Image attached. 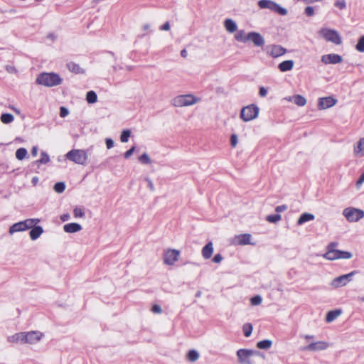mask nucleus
Returning a JSON list of instances; mask_svg holds the SVG:
<instances>
[{"mask_svg":"<svg viewBox=\"0 0 364 364\" xmlns=\"http://www.w3.org/2000/svg\"><path fill=\"white\" fill-rule=\"evenodd\" d=\"M200 102V98L193 94L180 95L173 97L171 105L176 107H189Z\"/></svg>","mask_w":364,"mask_h":364,"instance_id":"obj_1","label":"nucleus"},{"mask_svg":"<svg viewBox=\"0 0 364 364\" xmlns=\"http://www.w3.org/2000/svg\"><path fill=\"white\" fill-rule=\"evenodd\" d=\"M62 78L54 73H43L36 78V83L46 87H53L62 83Z\"/></svg>","mask_w":364,"mask_h":364,"instance_id":"obj_2","label":"nucleus"},{"mask_svg":"<svg viewBox=\"0 0 364 364\" xmlns=\"http://www.w3.org/2000/svg\"><path fill=\"white\" fill-rule=\"evenodd\" d=\"M40 223L38 218H29L18 223H14L9 228V234L13 235L18 232L26 231Z\"/></svg>","mask_w":364,"mask_h":364,"instance_id":"obj_3","label":"nucleus"},{"mask_svg":"<svg viewBox=\"0 0 364 364\" xmlns=\"http://www.w3.org/2000/svg\"><path fill=\"white\" fill-rule=\"evenodd\" d=\"M236 354L240 364H255L252 358L255 355H261L259 351L245 348L239 349Z\"/></svg>","mask_w":364,"mask_h":364,"instance_id":"obj_4","label":"nucleus"},{"mask_svg":"<svg viewBox=\"0 0 364 364\" xmlns=\"http://www.w3.org/2000/svg\"><path fill=\"white\" fill-rule=\"evenodd\" d=\"M68 160L77 164L85 165L87 161V154L83 149H72L65 154Z\"/></svg>","mask_w":364,"mask_h":364,"instance_id":"obj_5","label":"nucleus"},{"mask_svg":"<svg viewBox=\"0 0 364 364\" xmlns=\"http://www.w3.org/2000/svg\"><path fill=\"white\" fill-rule=\"evenodd\" d=\"M318 34L326 41L331 42L336 45H340L342 43L340 34L334 29L323 28L319 30Z\"/></svg>","mask_w":364,"mask_h":364,"instance_id":"obj_6","label":"nucleus"},{"mask_svg":"<svg viewBox=\"0 0 364 364\" xmlns=\"http://www.w3.org/2000/svg\"><path fill=\"white\" fill-rule=\"evenodd\" d=\"M343 215L349 223H356L364 218V211L354 207H348L343 209Z\"/></svg>","mask_w":364,"mask_h":364,"instance_id":"obj_7","label":"nucleus"},{"mask_svg":"<svg viewBox=\"0 0 364 364\" xmlns=\"http://www.w3.org/2000/svg\"><path fill=\"white\" fill-rule=\"evenodd\" d=\"M180 251L173 248L165 249L163 252L162 259L165 265L173 266L179 259Z\"/></svg>","mask_w":364,"mask_h":364,"instance_id":"obj_8","label":"nucleus"},{"mask_svg":"<svg viewBox=\"0 0 364 364\" xmlns=\"http://www.w3.org/2000/svg\"><path fill=\"white\" fill-rule=\"evenodd\" d=\"M259 109L255 105H250L244 107L240 112V118L244 122H250L258 117Z\"/></svg>","mask_w":364,"mask_h":364,"instance_id":"obj_9","label":"nucleus"},{"mask_svg":"<svg viewBox=\"0 0 364 364\" xmlns=\"http://www.w3.org/2000/svg\"><path fill=\"white\" fill-rule=\"evenodd\" d=\"M258 6L260 9H268L282 16L287 14V10L286 9L271 0H260L258 1Z\"/></svg>","mask_w":364,"mask_h":364,"instance_id":"obj_10","label":"nucleus"},{"mask_svg":"<svg viewBox=\"0 0 364 364\" xmlns=\"http://www.w3.org/2000/svg\"><path fill=\"white\" fill-rule=\"evenodd\" d=\"M323 257L330 261L338 259H350L353 257L351 252L339 250H327Z\"/></svg>","mask_w":364,"mask_h":364,"instance_id":"obj_11","label":"nucleus"},{"mask_svg":"<svg viewBox=\"0 0 364 364\" xmlns=\"http://www.w3.org/2000/svg\"><path fill=\"white\" fill-rule=\"evenodd\" d=\"M356 273V271H353L348 274L337 277L331 282L330 284L335 289L345 287L352 280L353 276Z\"/></svg>","mask_w":364,"mask_h":364,"instance_id":"obj_12","label":"nucleus"},{"mask_svg":"<svg viewBox=\"0 0 364 364\" xmlns=\"http://www.w3.org/2000/svg\"><path fill=\"white\" fill-rule=\"evenodd\" d=\"M264 50L268 56L273 58L281 57L287 52V50L285 48L277 44L268 45Z\"/></svg>","mask_w":364,"mask_h":364,"instance_id":"obj_13","label":"nucleus"},{"mask_svg":"<svg viewBox=\"0 0 364 364\" xmlns=\"http://www.w3.org/2000/svg\"><path fill=\"white\" fill-rule=\"evenodd\" d=\"M329 347V343L328 342L323 341H319L316 342H313L309 344L308 346H304L301 348L302 351H310V352H316V351H321L327 349Z\"/></svg>","mask_w":364,"mask_h":364,"instance_id":"obj_14","label":"nucleus"},{"mask_svg":"<svg viewBox=\"0 0 364 364\" xmlns=\"http://www.w3.org/2000/svg\"><path fill=\"white\" fill-rule=\"evenodd\" d=\"M43 333L38 331H32L24 332V343L25 344H36L41 340Z\"/></svg>","mask_w":364,"mask_h":364,"instance_id":"obj_15","label":"nucleus"},{"mask_svg":"<svg viewBox=\"0 0 364 364\" xmlns=\"http://www.w3.org/2000/svg\"><path fill=\"white\" fill-rule=\"evenodd\" d=\"M248 41L252 42L255 46L263 48L265 44L264 37L257 32L252 31L248 33Z\"/></svg>","mask_w":364,"mask_h":364,"instance_id":"obj_16","label":"nucleus"},{"mask_svg":"<svg viewBox=\"0 0 364 364\" xmlns=\"http://www.w3.org/2000/svg\"><path fill=\"white\" fill-rule=\"evenodd\" d=\"M337 100L333 97H321L318 99V107L319 109H326L334 106Z\"/></svg>","mask_w":364,"mask_h":364,"instance_id":"obj_17","label":"nucleus"},{"mask_svg":"<svg viewBox=\"0 0 364 364\" xmlns=\"http://www.w3.org/2000/svg\"><path fill=\"white\" fill-rule=\"evenodd\" d=\"M321 60L324 64H338L343 61V58L338 54L331 53L322 55Z\"/></svg>","mask_w":364,"mask_h":364,"instance_id":"obj_18","label":"nucleus"},{"mask_svg":"<svg viewBox=\"0 0 364 364\" xmlns=\"http://www.w3.org/2000/svg\"><path fill=\"white\" fill-rule=\"evenodd\" d=\"M251 238L252 236L249 233L238 235L232 239V243L237 245H252Z\"/></svg>","mask_w":364,"mask_h":364,"instance_id":"obj_19","label":"nucleus"},{"mask_svg":"<svg viewBox=\"0 0 364 364\" xmlns=\"http://www.w3.org/2000/svg\"><path fill=\"white\" fill-rule=\"evenodd\" d=\"M7 341L11 343H24V332L17 333L7 337Z\"/></svg>","mask_w":364,"mask_h":364,"instance_id":"obj_20","label":"nucleus"},{"mask_svg":"<svg viewBox=\"0 0 364 364\" xmlns=\"http://www.w3.org/2000/svg\"><path fill=\"white\" fill-rule=\"evenodd\" d=\"M213 244L212 242L207 243L202 249L201 254L205 259H208L212 257L213 253Z\"/></svg>","mask_w":364,"mask_h":364,"instance_id":"obj_21","label":"nucleus"},{"mask_svg":"<svg viewBox=\"0 0 364 364\" xmlns=\"http://www.w3.org/2000/svg\"><path fill=\"white\" fill-rule=\"evenodd\" d=\"M82 228L80 224L75 223H68L63 226V230L68 233L77 232L80 231Z\"/></svg>","mask_w":364,"mask_h":364,"instance_id":"obj_22","label":"nucleus"},{"mask_svg":"<svg viewBox=\"0 0 364 364\" xmlns=\"http://www.w3.org/2000/svg\"><path fill=\"white\" fill-rule=\"evenodd\" d=\"M353 154L356 157L364 156V137L360 139L358 144L354 146Z\"/></svg>","mask_w":364,"mask_h":364,"instance_id":"obj_23","label":"nucleus"},{"mask_svg":"<svg viewBox=\"0 0 364 364\" xmlns=\"http://www.w3.org/2000/svg\"><path fill=\"white\" fill-rule=\"evenodd\" d=\"M294 63L292 60L282 61L278 65V68L281 72L290 71L294 68Z\"/></svg>","mask_w":364,"mask_h":364,"instance_id":"obj_24","label":"nucleus"},{"mask_svg":"<svg viewBox=\"0 0 364 364\" xmlns=\"http://www.w3.org/2000/svg\"><path fill=\"white\" fill-rule=\"evenodd\" d=\"M31 231L29 232L30 237L32 240H37L43 232V229L41 226L34 225L31 228Z\"/></svg>","mask_w":364,"mask_h":364,"instance_id":"obj_25","label":"nucleus"},{"mask_svg":"<svg viewBox=\"0 0 364 364\" xmlns=\"http://www.w3.org/2000/svg\"><path fill=\"white\" fill-rule=\"evenodd\" d=\"M224 26L226 31L230 33L236 32L237 30V23L231 18H227L225 20Z\"/></svg>","mask_w":364,"mask_h":364,"instance_id":"obj_26","label":"nucleus"},{"mask_svg":"<svg viewBox=\"0 0 364 364\" xmlns=\"http://www.w3.org/2000/svg\"><path fill=\"white\" fill-rule=\"evenodd\" d=\"M342 313L341 309H336L333 311H330L327 313L326 316V321L327 323H331L337 317H338Z\"/></svg>","mask_w":364,"mask_h":364,"instance_id":"obj_27","label":"nucleus"},{"mask_svg":"<svg viewBox=\"0 0 364 364\" xmlns=\"http://www.w3.org/2000/svg\"><path fill=\"white\" fill-rule=\"evenodd\" d=\"M248 33H246L244 30H237L236 33L235 34V39L241 43H247L248 41Z\"/></svg>","mask_w":364,"mask_h":364,"instance_id":"obj_28","label":"nucleus"},{"mask_svg":"<svg viewBox=\"0 0 364 364\" xmlns=\"http://www.w3.org/2000/svg\"><path fill=\"white\" fill-rule=\"evenodd\" d=\"M67 67L70 71L72 73L79 74L83 73L84 70L77 63L73 62H70L67 64Z\"/></svg>","mask_w":364,"mask_h":364,"instance_id":"obj_29","label":"nucleus"},{"mask_svg":"<svg viewBox=\"0 0 364 364\" xmlns=\"http://www.w3.org/2000/svg\"><path fill=\"white\" fill-rule=\"evenodd\" d=\"M315 218L314 215L311 213H304L302 214L297 221L298 225H302L306 222L313 220Z\"/></svg>","mask_w":364,"mask_h":364,"instance_id":"obj_30","label":"nucleus"},{"mask_svg":"<svg viewBox=\"0 0 364 364\" xmlns=\"http://www.w3.org/2000/svg\"><path fill=\"white\" fill-rule=\"evenodd\" d=\"M0 119L3 124H7L11 123L14 120V117L11 114L4 113L1 115Z\"/></svg>","mask_w":364,"mask_h":364,"instance_id":"obj_31","label":"nucleus"},{"mask_svg":"<svg viewBox=\"0 0 364 364\" xmlns=\"http://www.w3.org/2000/svg\"><path fill=\"white\" fill-rule=\"evenodd\" d=\"M294 102L299 107H303L306 104V100L301 95H294Z\"/></svg>","mask_w":364,"mask_h":364,"instance_id":"obj_32","label":"nucleus"},{"mask_svg":"<svg viewBox=\"0 0 364 364\" xmlns=\"http://www.w3.org/2000/svg\"><path fill=\"white\" fill-rule=\"evenodd\" d=\"M86 100L89 104H94L97 101V94L94 91H89L86 95Z\"/></svg>","mask_w":364,"mask_h":364,"instance_id":"obj_33","label":"nucleus"},{"mask_svg":"<svg viewBox=\"0 0 364 364\" xmlns=\"http://www.w3.org/2000/svg\"><path fill=\"white\" fill-rule=\"evenodd\" d=\"M272 345V342L270 340H263L257 343V347L259 349H269Z\"/></svg>","mask_w":364,"mask_h":364,"instance_id":"obj_34","label":"nucleus"},{"mask_svg":"<svg viewBox=\"0 0 364 364\" xmlns=\"http://www.w3.org/2000/svg\"><path fill=\"white\" fill-rule=\"evenodd\" d=\"M28 152L25 148H19L16 151V157L18 160H23L26 156Z\"/></svg>","mask_w":364,"mask_h":364,"instance_id":"obj_35","label":"nucleus"},{"mask_svg":"<svg viewBox=\"0 0 364 364\" xmlns=\"http://www.w3.org/2000/svg\"><path fill=\"white\" fill-rule=\"evenodd\" d=\"M187 358L191 362H195L199 358V353L195 350H191L188 353Z\"/></svg>","mask_w":364,"mask_h":364,"instance_id":"obj_36","label":"nucleus"},{"mask_svg":"<svg viewBox=\"0 0 364 364\" xmlns=\"http://www.w3.org/2000/svg\"><path fill=\"white\" fill-rule=\"evenodd\" d=\"M252 329H253V327L251 323L244 324L242 326V330H243L245 336L249 337L252 332Z\"/></svg>","mask_w":364,"mask_h":364,"instance_id":"obj_37","label":"nucleus"},{"mask_svg":"<svg viewBox=\"0 0 364 364\" xmlns=\"http://www.w3.org/2000/svg\"><path fill=\"white\" fill-rule=\"evenodd\" d=\"M53 189L56 193H61L65 189V184L63 182H58L55 184Z\"/></svg>","mask_w":364,"mask_h":364,"instance_id":"obj_38","label":"nucleus"},{"mask_svg":"<svg viewBox=\"0 0 364 364\" xmlns=\"http://www.w3.org/2000/svg\"><path fill=\"white\" fill-rule=\"evenodd\" d=\"M130 135L131 132L129 129L123 130L120 136L121 141L123 143L127 142Z\"/></svg>","mask_w":364,"mask_h":364,"instance_id":"obj_39","label":"nucleus"},{"mask_svg":"<svg viewBox=\"0 0 364 364\" xmlns=\"http://www.w3.org/2000/svg\"><path fill=\"white\" fill-rule=\"evenodd\" d=\"M282 217L279 214L269 215L267 216L266 220L272 223H276L281 220Z\"/></svg>","mask_w":364,"mask_h":364,"instance_id":"obj_40","label":"nucleus"},{"mask_svg":"<svg viewBox=\"0 0 364 364\" xmlns=\"http://www.w3.org/2000/svg\"><path fill=\"white\" fill-rule=\"evenodd\" d=\"M139 161L143 164H150L151 163L149 156L146 153L139 156Z\"/></svg>","mask_w":364,"mask_h":364,"instance_id":"obj_41","label":"nucleus"},{"mask_svg":"<svg viewBox=\"0 0 364 364\" xmlns=\"http://www.w3.org/2000/svg\"><path fill=\"white\" fill-rule=\"evenodd\" d=\"M85 211L82 208H75L74 210H73V215L75 218H83L85 217Z\"/></svg>","mask_w":364,"mask_h":364,"instance_id":"obj_42","label":"nucleus"},{"mask_svg":"<svg viewBox=\"0 0 364 364\" xmlns=\"http://www.w3.org/2000/svg\"><path fill=\"white\" fill-rule=\"evenodd\" d=\"M41 159L36 161L38 164H47L50 161L49 156L47 153L42 151Z\"/></svg>","mask_w":364,"mask_h":364,"instance_id":"obj_43","label":"nucleus"},{"mask_svg":"<svg viewBox=\"0 0 364 364\" xmlns=\"http://www.w3.org/2000/svg\"><path fill=\"white\" fill-rule=\"evenodd\" d=\"M356 49L359 52H364V36H361L355 46Z\"/></svg>","mask_w":364,"mask_h":364,"instance_id":"obj_44","label":"nucleus"},{"mask_svg":"<svg viewBox=\"0 0 364 364\" xmlns=\"http://www.w3.org/2000/svg\"><path fill=\"white\" fill-rule=\"evenodd\" d=\"M262 301V298L259 295L255 296L252 297L250 299L251 304L253 306L259 305V304H261Z\"/></svg>","mask_w":364,"mask_h":364,"instance_id":"obj_45","label":"nucleus"},{"mask_svg":"<svg viewBox=\"0 0 364 364\" xmlns=\"http://www.w3.org/2000/svg\"><path fill=\"white\" fill-rule=\"evenodd\" d=\"M335 6L340 9H344L346 7V4L345 0H337L335 2Z\"/></svg>","mask_w":364,"mask_h":364,"instance_id":"obj_46","label":"nucleus"},{"mask_svg":"<svg viewBox=\"0 0 364 364\" xmlns=\"http://www.w3.org/2000/svg\"><path fill=\"white\" fill-rule=\"evenodd\" d=\"M238 142L237 136L235 134H232L230 136V144L232 147H235Z\"/></svg>","mask_w":364,"mask_h":364,"instance_id":"obj_47","label":"nucleus"},{"mask_svg":"<svg viewBox=\"0 0 364 364\" xmlns=\"http://www.w3.org/2000/svg\"><path fill=\"white\" fill-rule=\"evenodd\" d=\"M69 114V110L65 107H61L60 108V116L61 117H67L68 115Z\"/></svg>","mask_w":364,"mask_h":364,"instance_id":"obj_48","label":"nucleus"},{"mask_svg":"<svg viewBox=\"0 0 364 364\" xmlns=\"http://www.w3.org/2000/svg\"><path fill=\"white\" fill-rule=\"evenodd\" d=\"M223 259V256L220 254H217L213 258V262L216 264L220 263Z\"/></svg>","mask_w":364,"mask_h":364,"instance_id":"obj_49","label":"nucleus"},{"mask_svg":"<svg viewBox=\"0 0 364 364\" xmlns=\"http://www.w3.org/2000/svg\"><path fill=\"white\" fill-rule=\"evenodd\" d=\"M151 311L154 314H161L162 312V310L159 305L154 304L151 307Z\"/></svg>","mask_w":364,"mask_h":364,"instance_id":"obj_50","label":"nucleus"},{"mask_svg":"<svg viewBox=\"0 0 364 364\" xmlns=\"http://www.w3.org/2000/svg\"><path fill=\"white\" fill-rule=\"evenodd\" d=\"M305 14L308 16H312L314 14V9L313 7L311 6H307L306 9H305Z\"/></svg>","mask_w":364,"mask_h":364,"instance_id":"obj_51","label":"nucleus"},{"mask_svg":"<svg viewBox=\"0 0 364 364\" xmlns=\"http://www.w3.org/2000/svg\"><path fill=\"white\" fill-rule=\"evenodd\" d=\"M135 150V147L134 146H132L131 149H129V150H127L124 154V156L125 159H128L134 153Z\"/></svg>","mask_w":364,"mask_h":364,"instance_id":"obj_52","label":"nucleus"},{"mask_svg":"<svg viewBox=\"0 0 364 364\" xmlns=\"http://www.w3.org/2000/svg\"><path fill=\"white\" fill-rule=\"evenodd\" d=\"M106 146L108 149L114 146V141L112 139L107 138L105 139Z\"/></svg>","mask_w":364,"mask_h":364,"instance_id":"obj_53","label":"nucleus"},{"mask_svg":"<svg viewBox=\"0 0 364 364\" xmlns=\"http://www.w3.org/2000/svg\"><path fill=\"white\" fill-rule=\"evenodd\" d=\"M287 209L286 205H278L276 207L275 210L278 213L285 211Z\"/></svg>","mask_w":364,"mask_h":364,"instance_id":"obj_54","label":"nucleus"},{"mask_svg":"<svg viewBox=\"0 0 364 364\" xmlns=\"http://www.w3.org/2000/svg\"><path fill=\"white\" fill-rule=\"evenodd\" d=\"M259 94L261 97H265L267 94V90L264 87H261L259 90Z\"/></svg>","mask_w":364,"mask_h":364,"instance_id":"obj_55","label":"nucleus"},{"mask_svg":"<svg viewBox=\"0 0 364 364\" xmlns=\"http://www.w3.org/2000/svg\"><path fill=\"white\" fill-rule=\"evenodd\" d=\"M338 245V243L337 242H331L330 244L328 245L327 246V250H336V247H337Z\"/></svg>","mask_w":364,"mask_h":364,"instance_id":"obj_56","label":"nucleus"},{"mask_svg":"<svg viewBox=\"0 0 364 364\" xmlns=\"http://www.w3.org/2000/svg\"><path fill=\"white\" fill-rule=\"evenodd\" d=\"M170 28V23L168 22H166L164 25L161 26L160 29L161 31H169Z\"/></svg>","mask_w":364,"mask_h":364,"instance_id":"obj_57","label":"nucleus"},{"mask_svg":"<svg viewBox=\"0 0 364 364\" xmlns=\"http://www.w3.org/2000/svg\"><path fill=\"white\" fill-rule=\"evenodd\" d=\"M70 218V216L68 213H65V214H63L60 215V220L63 222L69 220Z\"/></svg>","mask_w":364,"mask_h":364,"instance_id":"obj_58","label":"nucleus"},{"mask_svg":"<svg viewBox=\"0 0 364 364\" xmlns=\"http://www.w3.org/2000/svg\"><path fill=\"white\" fill-rule=\"evenodd\" d=\"M146 181L148 182V187L150 189V191H154V186L153 182L149 178L146 179Z\"/></svg>","mask_w":364,"mask_h":364,"instance_id":"obj_59","label":"nucleus"},{"mask_svg":"<svg viewBox=\"0 0 364 364\" xmlns=\"http://www.w3.org/2000/svg\"><path fill=\"white\" fill-rule=\"evenodd\" d=\"M363 182H364V178H363L360 176V178L356 182V187H357V188H360Z\"/></svg>","mask_w":364,"mask_h":364,"instance_id":"obj_60","label":"nucleus"},{"mask_svg":"<svg viewBox=\"0 0 364 364\" xmlns=\"http://www.w3.org/2000/svg\"><path fill=\"white\" fill-rule=\"evenodd\" d=\"M6 70L10 73H14L16 72V70L14 67L9 65L6 66Z\"/></svg>","mask_w":364,"mask_h":364,"instance_id":"obj_61","label":"nucleus"},{"mask_svg":"<svg viewBox=\"0 0 364 364\" xmlns=\"http://www.w3.org/2000/svg\"><path fill=\"white\" fill-rule=\"evenodd\" d=\"M31 154L33 156H36L38 154V148L36 146H33L31 149Z\"/></svg>","mask_w":364,"mask_h":364,"instance_id":"obj_62","label":"nucleus"},{"mask_svg":"<svg viewBox=\"0 0 364 364\" xmlns=\"http://www.w3.org/2000/svg\"><path fill=\"white\" fill-rule=\"evenodd\" d=\"M181 55L183 57V58H186L187 55H188V52L186 49H183L181 51Z\"/></svg>","mask_w":364,"mask_h":364,"instance_id":"obj_63","label":"nucleus"},{"mask_svg":"<svg viewBox=\"0 0 364 364\" xmlns=\"http://www.w3.org/2000/svg\"><path fill=\"white\" fill-rule=\"evenodd\" d=\"M304 338L306 341H309L314 339V336L313 335H304Z\"/></svg>","mask_w":364,"mask_h":364,"instance_id":"obj_64","label":"nucleus"}]
</instances>
